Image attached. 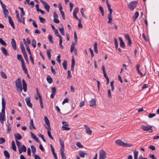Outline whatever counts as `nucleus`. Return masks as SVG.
<instances>
[{"label": "nucleus", "mask_w": 159, "mask_h": 159, "mask_svg": "<svg viewBox=\"0 0 159 159\" xmlns=\"http://www.w3.org/2000/svg\"><path fill=\"white\" fill-rule=\"evenodd\" d=\"M20 47L21 48V51L22 52L25 51V48L22 43H20Z\"/></svg>", "instance_id": "nucleus-43"}, {"label": "nucleus", "mask_w": 159, "mask_h": 159, "mask_svg": "<svg viewBox=\"0 0 159 159\" xmlns=\"http://www.w3.org/2000/svg\"><path fill=\"white\" fill-rule=\"evenodd\" d=\"M7 129L6 133L7 134H8L11 131L10 124L8 123V124L7 125Z\"/></svg>", "instance_id": "nucleus-27"}, {"label": "nucleus", "mask_w": 159, "mask_h": 159, "mask_svg": "<svg viewBox=\"0 0 159 159\" xmlns=\"http://www.w3.org/2000/svg\"><path fill=\"white\" fill-rule=\"evenodd\" d=\"M99 9L100 10L102 16H104V12L102 7L101 6L99 7Z\"/></svg>", "instance_id": "nucleus-53"}, {"label": "nucleus", "mask_w": 159, "mask_h": 159, "mask_svg": "<svg viewBox=\"0 0 159 159\" xmlns=\"http://www.w3.org/2000/svg\"><path fill=\"white\" fill-rule=\"evenodd\" d=\"M79 155L81 157L84 158L85 157V155H87V154L86 153L82 151H80L79 152Z\"/></svg>", "instance_id": "nucleus-24"}, {"label": "nucleus", "mask_w": 159, "mask_h": 159, "mask_svg": "<svg viewBox=\"0 0 159 159\" xmlns=\"http://www.w3.org/2000/svg\"><path fill=\"white\" fill-rule=\"evenodd\" d=\"M137 2L136 1H133L128 4V7L131 10L133 11L137 6Z\"/></svg>", "instance_id": "nucleus-3"}, {"label": "nucleus", "mask_w": 159, "mask_h": 159, "mask_svg": "<svg viewBox=\"0 0 159 159\" xmlns=\"http://www.w3.org/2000/svg\"><path fill=\"white\" fill-rule=\"evenodd\" d=\"M17 59L21 61V63H23L24 61L21 55H18L17 56Z\"/></svg>", "instance_id": "nucleus-28"}, {"label": "nucleus", "mask_w": 159, "mask_h": 159, "mask_svg": "<svg viewBox=\"0 0 159 159\" xmlns=\"http://www.w3.org/2000/svg\"><path fill=\"white\" fill-rule=\"evenodd\" d=\"M61 159H66V157L64 152H61Z\"/></svg>", "instance_id": "nucleus-41"}, {"label": "nucleus", "mask_w": 159, "mask_h": 159, "mask_svg": "<svg viewBox=\"0 0 159 159\" xmlns=\"http://www.w3.org/2000/svg\"><path fill=\"white\" fill-rule=\"evenodd\" d=\"M5 107H2V109L1 110L2 113H1V114H5Z\"/></svg>", "instance_id": "nucleus-61"}, {"label": "nucleus", "mask_w": 159, "mask_h": 159, "mask_svg": "<svg viewBox=\"0 0 159 159\" xmlns=\"http://www.w3.org/2000/svg\"><path fill=\"white\" fill-rule=\"evenodd\" d=\"M115 143L118 145L121 146L123 147H130L132 146L133 145L129 144L128 143L123 142L121 140L118 139L115 141Z\"/></svg>", "instance_id": "nucleus-2"}, {"label": "nucleus", "mask_w": 159, "mask_h": 159, "mask_svg": "<svg viewBox=\"0 0 159 159\" xmlns=\"http://www.w3.org/2000/svg\"><path fill=\"white\" fill-rule=\"evenodd\" d=\"M60 143L61 146L60 151L61 152H64V142L62 139H60Z\"/></svg>", "instance_id": "nucleus-11"}, {"label": "nucleus", "mask_w": 159, "mask_h": 159, "mask_svg": "<svg viewBox=\"0 0 159 159\" xmlns=\"http://www.w3.org/2000/svg\"><path fill=\"white\" fill-rule=\"evenodd\" d=\"M25 101L27 106L30 108L32 107V103L30 102V98L27 97L25 98Z\"/></svg>", "instance_id": "nucleus-9"}, {"label": "nucleus", "mask_w": 159, "mask_h": 159, "mask_svg": "<svg viewBox=\"0 0 159 159\" xmlns=\"http://www.w3.org/2000/svg\"><path fill=\"white\" fill-rule=\"evenodd\" d=\"M54 32L55 33V34L56 35L57 37H59V38H62V37L60 35L58 30L57 29H56L54 30Z\"/></svg>", "instance_id": "nucleus-33"}, {"label": "nucleus", "mask_w": 159, "mask_h": 159, "mask_svg": "<svg viewBox=\"0 0 159 159\" xmlns=\"http://www.w3.org/2000/svg\"><path fill=\"white\" fill-rule=\"evenodd\" d=\"M60 55H58L57 57V60L59 64H61V60L60 59Z\"/></svg>", "instance_id": "nucleus-51"}, {"label": "nucleus", "mask_w": 159, "mask_h": 159, "mask_svg": "<svg viewBox=\"0 0 159 159\" xmlns=\"http://www.w3.org/2000/svg\"><path fill=\"white\" fill-rule=\"evenodd\" d=\"M84 126L86 128L85 130L86 131V133L89 135H91L92 134V132L89 127H88L87 125H85Z\"/></svg>", "instance_id": "nucleus-10"}, {"label": "nucleus", "mask_w": 159, "mask_h": 159, "mask_svg": "<svg viewBox=\"0 0 159 159\" xmlns=\"http://www.w3.org/2000/svg\"><path fill=\"white\" fill-rule=\"evenodd\" d=\"M30 134L31 137L33 139H34V140L37 142L39 143V140L38 138L35 135H34V134L32 132L30 133Z\"/></svg>", "instance_id": "nucleus-18"}, {"label": "nucleus", "mask_w": 159, "mask_h": 159, "mask_svg": "<svg viewBox=\"0 0 159 159\" xmlns=\"http://www.w3.org/2000/svg\"><path fill=\"white\" fill-rule=\"evenodd\" d=\"M78 11V8L77 7L75 8L73 11V14H76Z\"/></svg>", "instance_id": "nucleus-59"}, {"label": "nucleus", "mask_w": 159, "mask_h": 159, "mask_svg": "<svg viewBox=\"0 0 159 159\" xmlns=\"http://www.w3.org/2000/svg\"><path fill=\"white\" fill-rule=\"evenodd\" d=\"M59 30L61 34L62 35L64 36L65 35L64 30L63 26L61 28H59Z\"/></svg>", "instance_id": "nucleus-25"}, {"label": "nucleus", "mask_w": 159, "mask_h": 159, "mask_svg": "<svg viewBox=\"0 0 159 159\" xmlns=\"http://www.w3.org/2000/svg\"><path fill=\"white\" fill-rule=\"evenodd\" d=\"M75 64V61L73 58L72 60L71 64V70L72 71H74V68Z\"/></svg>", "instance_id": "nucleus-22"}, {"label": "nucleus", "mask_w": 159, "mask_h": 159, "mask_svg": "<svg viewBox=\"0 0 159 159\" xmlns=\"http://www.w3.org/2000/svg\"><path fill=\"white\" fill-rule=\"evenodd\" d=\"M4 153L5 156L7 158L9 159L10 157V154L7 151L4 150Z\"/></svg>", "instance_id": "nucleus-23"}, {"label": "nucleus", "mask_w": 159, "mask_h": 159, "mask_svg": "<svg viewBox=\"0 0 159 159\" xmlns=\"http://www.w3.org/2000/svg\"><path fill=\"white\" fill-rule=\"evenodd\" d=\"M106 157V152L101 150L100 151L99 157V159H105Z\"/></svg>", "instance_id": "nucleus-6"}, {"label": "nucleus", "mask_w": 159, "mask_h": 159, "mask_svg": "<svg viewBox=\"0 0 159 159\" xmlns=\"http://www.w3.org/2000/svg\"><path fill=\"white\" fill-rule=\"evenodd\" d=\"M5 141V139L3 138H0V144L4 143Z\"/></svg>", "instance_id": "nucleus-60"}, {"label": "nucleus", "mask_w": 159, "mask_h": 159, "mask_svg": "<svg viewBox=\"0 0 159 159\" xmlns=\"http://www.w3.org/2000/svg\"><path fill=\"white\" fill-rule=\"evenodd\" d=\"M5 120V114H1L0 112V121L1 123L3 124L4 123V121Z\"/></svg>", "instance_id": "nucleus-13"}, {"label": "nucleus", "mask_w": 159, "mask_h": 159, "mask_svg": "<svg viewBox=\"0 0 159 159\" xmlns=\"http://www.w3.org/2000/svg\"><path fill=\"white\" fill-rule=\"evenodd\" d=\"M22 82L23 84V89L25 92H26L27 90V84L24 80H22Z\"/></svg>", "instance_id": "nucleus-17"}, {"label": "nucleus", "mask_w": 159, "mask_h": 159, "mask_svg": "<svg viewBox=\"0 0 159 159\" xmlns=\"http://www.w3.org/2000/svg\"><path fill=\"white\" fill-rule=\"evenodd\" d=\"M6 102L5 101L4 98L2 97V107H5Z\"/></svg>", "instance_id": "nucleus-42"}, {"label": "nucleus", "mask_w": 159, "mask_h": 159, "mask_svg": "<svg viewBox=\"0 0 159 159\" xmlns=\"http://www.w3.org/2000/svg\"><path fill=\"white\" fill-rule=\"evenodd\" d=\"M62 38H60V40H59V46L61 48H63V46L62 45Z\"/></svg>", "instance_id": "nucleus-47"}, {"label": "nucleus", "mask_w": 159, "mask_h": 159, "mask_svg": "<svg viewBox=\"0 0 159 159\" xmlns=\"http://www.w3.org/2000/svg\"><path fill=\"white\" fill-rule=\"evenodd\" d=\"M67 62L66 61L64 60L63 63V66L65 70L67 69Z\"/></svg>", "instance_id": "nucleus-36"}, {"label": "nucleus", "mask_w": 159, "mask_h": 159, "mask_svg": "<svg viewBox=\"0 0 159 159\" xmlns=\"http://www.w3.org/2000/svg\"><path fill=\"white\" fill-rule=\"evenodd\" d=\"M139 12L137 11L136 12L135 14L134 15L133 17V19L134 21H135L137 18L139 16Z\"/></svg>", "instance_id": "nucleus-29"}, {"label": "nucleus", "mask_w": 159, "mask_h": 159, "mask_svg": "<svg viewBox=\"0 0 159 159\" xmlns=\"http://www.w3.org/2000/svg\"><path fill=\"white\" fill-rule=\"evenodd\" d=\"M30 128L31 129L32 128L31 127V126L34 129H36L35 127L34 126L33 123V120L32 119L31 120H30Z\"/></svg>", "instance_id": "nucleus-34"}, {"label": "nucleus", "mask_w": 159, "mask_h": 159, "mask_svg": "<svg viewBox=\"0 0 159 159\" xmlns=\"http://www.w3.org/2000/svg\"><path fill=\"white\" fill-rule=\"evenodd\" d=\"M3 12L4 14V16L5 17H7L8 14V10L6 9L3 10Z\"/></svg>", "instance_id": "nucleus-39"}, {"label": "nucleus", "mask_w": 159, "mask_h": 159, "mask_svg": "<svg viewBox=\"0 0 159 159\" xmlns=\"http://www.w3.org/2000/svg\"><path fill=\"white\" fill-rule=\"evenodd\" d=\"M44 120L45 123L48 126L47 127H46V129H48V131H50L51 129L50 126V122L48 118L46 116L44 117Z\"/></svg>", "instance_id": "nucleus-7"}, {"label": "nucleus", "mask_w": 159, "mask_h": 159, "mask_svg": "<svg viewBox=\"0 0 159 159\" xmlns=\"http://www.w3.org/2000/svg\"><path fill=\"white\" fill-rule=\"evenodd\" d=\"M119 39L120 42V46L123 48H124L125 47V45L124 41H123L122 39L120 37L119 38Z\"/></svg>", "instance_id": "nucleus-20"}, {"label": "nucleus", "mask_w": 159, "mask_h": 159, "mask_svg": "<svg viewBox=\"0 0 159 159\" xmlns=\"http://www.w3.org/2000/svg\"><path fill=\"white\" fill-rule=\"evenodd\" d=\"M68 101H69L68 99L67 98H66L62 102V104H64L68 102Z\"/></svg>", "instance_id": "nucleus-58"}, {"label": "nucleus", "mask_w": 159, "mask_h": 159, "mask_svg": "<svg viewBox=\"0 0 159 159\" xmlns=\"http://www.w3.org/2000/svg\"><path fill=\"white\" fill-rule=\"evenodd\" d=\"M39 101L40 103V106L41 108H43V102L42 101V99H39Z\"/></svg>", "instance_id": "nucleus-62"}, {"label": "nucleus", "mask_w": 159, "mask_h": 159, "mask_svg": "<svg viewBox=\"0 0 159 159\" xmlns=\"http://www.w3.org/2000/svg\"><path fill=\"white\" fill-rule=\"evenodd\" d=\"M38 136L39 137H40L43 140V141H44V142H46V140L44 138V136H43V135L42 134H39V135H38Z\"/></svg>", "instance_id": "nucleus-49"}, {"label": "nucleus", "mask_w": 159, "mask_h": 159, "mask_svg": "<svg viewBox=\"0 0 159 159\" xmlns=\"http://www.w3.org/2000/svg\"><path fill=\"white\" fill-rule=\"evenodd\" d=\"M75 43H74L73 42L72 43L71 46V48H70V52H72L73 51V50L75 48Z\"/></svg>", "instance_id": "nucleus-32"}, {"label": "nucleus", "mask_w": 159, "mask_h": 159, "mask_svg": "<svg viewBox=\"0 0 159 159\" xmlns=\"http://www.w3.org/2000/svg\"><path fill=\"white\" fill-rule=\"evenodd\" d=\"M0 43L2 45L6 46L7 45L6 43L2 39L0 38Z\"/></svg>", "instance_id": "nucleus-35"}, {"label": "nucleus", "mask_w": 159, "mask_h": 159, "mask_svg": "<svg viewBox=\"0 0 159 159\" xmlns=\"http://www.w3.org/2000/svg\"><path fill=\"white\" fill-rule=\"evenodd\" d=\"M20 149L22 151H23L24 152H25L26 151V148L25 145H23L22 146V147Z\"/></svg>", "instance_id": "nucleus-56"}, {"label": "nucleus", "mask_w": 159, "mask_h": 159, "mask_svg": "<svg viewBox=\"0 0 159 159\" xmlns=\"http://www.w3.org/2000/svg\"><path fill=\"white\" fill-rule=\"evenodd\" d=\"M11 45L13 48L14 50H16V43L15 40L13 39H11Z\"/></svg>", "instance_id": "nucleus-15"}, {"label": "nucleus", "mask_w": 159, "mask_h": 159, "mask_svg": "<svg viewBox=\"0 0 159 159\" xmlns=\"http://www.w3.org/2000/svg\"><path fill=\"white\" fill-rule=\"evenodd\" d=\"M48 134L49 137L51 139L53 140L54 139L53 138L52 136L50 131H48Z\"/></svg>", "instance_id": "nucleus-52"}, {"label": "nucleus", "mask_w": 159, "mask_h": 159, "mask_svg": "<svg viewBox=\"0 0 159 159\" xmlns=\"http://www.w3.org/2000/svg\"><path fill=\"white\" fill-rule=\"evenodd\" d=\"M108 21L107 22L108 23H110L112 21V16L108 15Z\"/></svg>", "instance_id": "nucleus-46"}, {"label": "nucleus", "mask_w": 159, "mask_h": 159, "mask_svg": "<svg viewBox=\"0 0 159 159\" xmlns=\"http://www.w3.org/2000/svg\"><path fill=\"white\" fill-rule=\"evenodd\" d=\"M32 45L34 48H35L36 46V40L33 39L32 41Z\"/></svg>", "instance_id": "nucleus-40"}, {"label": "nucleus", "mask_w": 159, "mask_h": 159, "mask_svg": "<svg viewBox=\"0 0 159 159\" xmlns=\"http://www.w3.org/2000/svg\"><path fill=\"white\" fill-rule=\"evenodd\" d=\"M8 18L9 23L11 25V26L12 27V28L13 29H14L15 26H14V23L12 20V19L11 17L10 16H8Z\"/></svg>", "instance_id": "nucleus-16"}, {"label": "nucleus", "mask_w": 159, "mask_h": 159, "mask_svg": "<svg viewBox=\"0 0 159 159\" xmlns=\"http://www.w3.org/2000/svg\"><path fill=\"white\" fill-rule=\"evenodd\" d=\"M1 50L2 53L4 54L6 56L9 55V53L7 52V50L3 47H2Z\"/></svg>", "instance_id": "nucleus-14"}, {"label": "nucleus", "mask_w": 159, "mask_h": 159, "mask_svg": "<svg viewBox=\"0 0 159 159\" xmlns=\"http://www.w3.org/2000/svg\"><path fill=\"white\" fill-rule=\"evenodd\" d=\"M15 85L17 91L20 93H21L22 91V89L21 81L20 78H19L16 80Z\"/></svg>", "instance_id": "nucleus-1"}, {"label": "nucleus", "mask_w": 159, "mask_h": 159, "mask_svg": "<svg viewBox=\"0 0 159 159\" xmlns=\"http://www.w3.org/2000/svg\"><path fill=\"white\" fill-rule=\"evenodd\" d=\"M11 147L12 149L15 151H16V146L15 144V143L14 141H12L11 142Z\"/></svg>", "instance_id": "nucleus-30"}, {"label": "nucleus", "mask_w": 159, "mask_h": 159, "mask_svg": "<svg viewBox=\"0 0 159 159\" xmlns=\"http://www.w3.org/2000/svg\"><path fill=\"white\" fill-rule=\"evenodd\" d=\"M71 77L72 75L71 74L70 71V70H68L67 78H71Z\"/></svg>", "instance_id": "nucleus-63"}, {"label": "nucleus", "mask_w": 159, "mask_h": 159, "mask_svg": "<svg viewBox=\"0 0 159 159\" xmlns=\"http://www.w3.org/2000/svg\"><path fill=\"white\" fill-rule=\"evenodd\" d=\"M14 136L15 137V140H20L22 139L21 136L18 133H16L14 134Z\"/></svg>", "instance_id": "nucleus-12"}, {"label": "nucleus", "mask_w": 159, "mask_h": 159, "mask_svg": "<svg viewBox=\"0 0 159 159\" xmlns=\"http://www.w3.org/2000/svg\"><path fill=\"white\" fill-rule=\"evenodd\" d=\"M74 40L75 41V43H75V45L77 43V36L76 35V32L75 31L74 32Z\"/></svg>", "instance_id": "nucleus-31"}, {"label": "nucleus", "mask_w": 159, "mask_h": 159, "mask_svg": "<svg viewBox=\"0 0 159 159\" xmlns=\"http://www.w3.org/2000/svg\"><path fill=\"white\" fill-rule=\"evenodd\" d=\"M1 73V77L5 79H6L7 78V76L6 74L3 72L1 71L0 72Z\"/></svg>", "instance_id": "nucleus-38"}, {"label": "nucleus", "mask_w": 159, "mask_h": 159, "mask_svg": "<svg viewBox=\"0 0 159 159\" xmlns=\"http://www.w3.org/2000/svg\"><path fill=\"white\" fill-rule=\"evenodd\" d=\"M145 68V72L144 74L143 75V74L140 72V71L139 70V68H140V65H137L136 66V70L142 76H144L146 73V66H144Z\"/></svg>", "instance_id": "nucleus-8"}, {"label": "nucleus", "mask_w": 159, "mask_h": 159, "mask_svg": "<svg viewBox=\"0 0 159 159\" xmlns=\"http://www.w3.org/2000/svg\"><path fill=\"white\" fill-rule=\"evenodd\" d=\"M47 80L48 83L49 84H51L52 82V79L49 75H48L47 76Z\"/></svg>", "instance_id": "nucleus-21"}, {"label": "nucleus", "mask_w": 159, "mask_h": 159, "mask_svg": "<svg viewBox=\"0 0 159 159\" xmlns=\"http://www.w3.org/2000/svg\"><path fill=\"white\" fill-rule=\"evenodd\" d=\"M76 145L79 148H83V146L82 145H81L79 142H77L76 143Z\"/></svg>", "instance_id": "nucleus-55"}, {"label": "nucleus", "mask_w": 159, "mask_h": 159, "mask_svg": "<svg viewBox=\"0 0 159 159\" xmlns=\"http://www.w3.org/2000/svg\"><path fill=\"white\" fill-rule=\"evenodd\" d=\"M48 39L49 40V41H50V42L53 44V41L52 39V36L50 35H48Z\"/></svg>", "instance_id": "nucleus-48"}, {"label": "nucleus", "mask_w": 159, "mask_h": 159, "mask_svg": "<svg viewBox=\"0 0 159 159\" xmlns=\"http://www.w3.org/2000/svg\"><path fill=\"white\" fill-rule=\"evenodd\" d=\"M51 50L50 49V50H49L48 49L47 51V54L48 57L49 59L50 60L51 58V52L50 51H51Z\"/></svg>", "instance_id": "nucleus-37"}, {"label": "nucleus", "mask_w": 159, "mask_h": 159, "mask_svg": "<svg viewBox=\"0 0 159 159\" xmlns=\"http://www.w3.org/2000/svg\"><path fill=\"white\" fill-rule=\"evenodd\" d=\"M156 116V114L154 113L153 114H149L148 116V117L149 118H151Z\"/></svg>", "instance_id": "nucleus-64"}, {"label": "nucleus", "mask_w": 159, "mask_h": 159, "mask_svg": "<svg viewBox=\"0 0 159 159\" xmlns=\"http://www.w3.org/2000/svg\"><path fill=\"white\" fill-rule=\"evenodd\" d=\"M26 47V49L28 51V53L30 55H31V52L30 51V49L29 47V45H27V46H25Z\"/></svg>", "instance_id": "nucleus-54"}, {"label": "nucleus", "mask_w": 159, "mask_h": 159, "mask_svg": "<svg viewBox=\"0 0 159 159\" xmlns=\"http://www.w3.org/2000/svg\"><path fill=\"white\" fill-rule=\"evenodd\" d=\"M96 105V100L94 98H92L89 101V105L90 107H92Z\"/></svg>", "instance_id": "nucleus-19"}, {"label": "nucleus", "mask_w": 159, "mask_h": 159, "mask_svg": "<svg viewBox=\"0 0 159 159\" xmlns=\"http://www.w3.org/2000/svg\"><path fill=\"white\" fill-rule=\"evenodd\" d=\"M40 1L42 2L44 8L48 12H49V11L50 6L48 4L47 2L43 0H40Z\"/></svg>", "instance_id": "nucleus-5"}, {"label": "nucleus", "mask_w": 159, "mask_h": 159, "mask_svg": "<svg viewBox=\"0 0 159 159\" xmlns=\"http://www.w3.org/2000/svg\"><path fill=\"white\" fill-rule=\"evenodd\" d=\"M39 19L40 21L41 22L43 23L45 22V20L44 18H43L42 17L40 16H39Z\"/></svg>", "instance_id": "nucleus-44"}, {"label": "nucleus", "mask_w": 159, "mask_h": 159, "mask_svg": "<svg viewBox=\"0 0 159 159\" xmlns=\"http://www.w3.org/2000/svg\"><path fill=\"white\" fill-rule=\"evenodd\" d=\"M125 38L127 40L130 39V38L129 35L128 34H125L124 35Z\"/></svg>", "instance_id": "nucleus-57"}, {"label": "nucleus", "mask_w": 159, "mask_h": 159, "mask_svg": "<svg viewBox=\"0 0 159 159\" xmlns=\"http://www.w3.org/2000/svg\"><path fill=\"white\" fill-rule=\"evenodd\" d=\"M141 129L143 131H148L149 133L152 132V131L151 126H145L143 125L141 126Z\"/></svg>", "instance_id": "nucleus-4"}, {"label": "nucleus", "mask_w": 159, "mask_h": 159, "mask_svg": "<svg viewBox=\"0 0 159 159\" xmlns=\"http://www.w3.org/2000/svg\"><path fill=\"white\" fill-rule=\"evenodd\" d=\"M61 129L63 130H68L70 129V128L65 126H62L61 127Z\"/></svg>", "instance_id": "nucleus-45"}, {"label": "nucleus", "mask_w": 159, "mask_h": 159, "mask_svg": "<svg viewBox=\"0 0 159 159\" xmlns=\"http://www.w3.org/2000/svg\"><path fill=\"white\" fill-rule=\"evenodd\" d=\"M114 43L116 48V49H117L118 47V43L117 39L115 38L114 39Z\"/></svg>", "instance_id": "nucleus-50"}, {"label": "nucleus", "mask_w": 159, "mask_h": 159, "mask_svg": "<svg viewBox=\"0 0 159 159\" xmlns=\"http://www.w3.org/2000/svg\"><path fill=\"white\" fill-rule=\"evenodd\" d=\"M31 149L33 155H35V153L36 150L35 147L34 145H31Z\"/></svg>", "instance_id": "nucleus-26"}]
</instances>
